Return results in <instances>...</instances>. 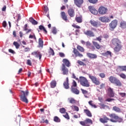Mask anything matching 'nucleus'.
I'll return each mask as SVG.
<instances>
[{
  "instance_id": "14",
  "label": "nucleus",
  "mask_w": 126,
  "mask_h": 126,
  "mask_svg": "<svg viewBox=\"0 0 126 126\" xmlns=\"http://www.w3.org/2000/svg\"><path fill=\"white\" fill-rule=\"evenodd\" d=\"M99 20L101 21V22H104L105 23L110 22V21H111V19H110L109 18H108V17H106V16L99 17Z\"/></svg>"
},
{
  "instance_id": "2",
  "label": "nucleus",
  "mask_w": 126,
  "mask_h": 126,
  "mask_svg": "<svg viewBox=\"0 0 126 126\" xmlns=\"http://www.w3.org/2000/svg\"><path fill=\"white\" fill-rule=\"evenodd\" d=\"M21 95H20L21 100L26 104L28 103L27 96L29 95V91H28V90H27L26 91H21Z\"/></svg>"
},
{
  "instance_id": "39",
  "label": "nucleus",
  "mask_w": 126,
  "mask_h": 126,
  "mask_svg": "<svg viewBox=\"0 0 126 126\" xmlns=\"http://www.w3.org/2000/svg\"><path fill=\"white\" fill-rule=\"evenodd\" d=\"M68 100L70 104H75L76 103V100L73 98H68Z\"/></svg>"
},
{
  "instance_id": "19",
  "label": "nucleus",
  "mask_w": 126,
  "mask_h": 126,
  "mask_svg": "<svg viewBox=\"0 0 126 126\" xmlns=\"http://www.w3.org/2000/svg\"><path fill=\"white\" fill-rule=\"evenodd\" d=\"M32 56H35V58H39V60L42 59V54L39 51H34L32 53Z\"/></svg>"
},
{
  "instance_id": "25",
  "label": "nucleus",
  "mask_w": 126,
  "mask_h": 126,
  "mask_svg": "<svg viewBox=\"0 0 126 126\" xmlns=\"http://www.w3.org/2000/svg\"><path fill=\"white\" fill-rule=\"evenodd\" d=\"M61 15L62 16V18L64 20V21H67L68 20L67 19V16L65 14V12L64 11H62L61 13Z\"/></svg>"
},
{
  "instance_id": "17",
  "label": "nucleus",
  "mask_w": 126,
  "mask_h": 126,
  "mask_svg": "<svg viewBox=\"0 0 126 126\" xmlns=\"http://www.w3.org/2000/svg\"><path fill=\"white\" fill-rule=\"evenodd\" d=\"M89 9L93 14H94V15L98 14V11H97V10L94 8V6H89Z\"/></svg>"
},
{
  "instance_id": "36",
  "label": "nucleus",
  "mask_w": 126,
  "mask_h": 126,
  "mask_svg": "<svg viewBox=\"0 0 126 126\" xmlns=\"http://www.w3.org/2000/svg\"><path fill=\"white\" fill-rule=\"evenodd\" d=\"M51 88H55L56 86H57V82L56 81L53 80L50 83Z\"/></svg>"
},
{
  "instance_id": "47",
  "label": "nucleus",
  "mask_w": 126,
  "mask_h": 126,
  "mask_svg": "<svg viewBox=\"0 0 126 126\" xmlns=\"http://www.w3.org/2000/svg\"><path fill=\"white\" fill-rule=\"evenodd\" d=\"M102 38H103V36L102 35H100L95 38V41H98L100 43H101V41H102Z\"/></svg>"
},
{
  "instance_id": "11",
  "label": "nucleus",
  "mask_w": 126,
  "mask_h": 126,
  "mask_svg": "<svg viewBox=\"0 0 126 126\" xmlns=\"http://www.w3.org/2000/svg\"><path fill=\"white\" fill-rule=\"evenodd\" d=\"M63 63H62V66H66L67 67H69L71 65V63L67 59H63L62 61Z\"/></svg>"
},
{
  "instance_id": "56",
  "label": "nucleus",
  "mask_w": 126,
  "mask_h": 126,
  "mask_svg": "<svg viewBox=\"0 0 126 126\" xmlns=\"http://www.w3.org/2000/svg\"><path fill=\"white\" fill-rule=\"evenodd\" d=\"M76 86H77V84L76 83V82H75V81H73V83H72V86H71V87H76Z\"/></svg>"
},
{
  "instance_id": "15",
  "label": "nucleus",
  "mask_w": 126,
  "mask_h": 126,
  "mask_svg": "<svg viewBox=\"0 0 126 126\" xmlns=\"http://www.w3.org/2000/svg\"><path fill=\"white\" fill-rule=\"evenodd\" d=\"M61 70L63 75H67L68 74V68L66 67V66H62Z\"/></svg>"
},
{
  "instance_id": "13",
  "label": "nucleus",
  "mask_w": 126,
  "mask_h": 126,
  "mask_svg": "<svg viewBox=\"0 0 126 126\" xmlns=\"http://www.w3.org/2000/svg\"><path fill=\"white\" fill-rule=\"evenodd\" d=\"M114 48L113 49L114 52L115 54H118L121 50H122V48H123V45L122 44L119 45H116L115 46H114Z\"/></svg>"
},
{
  "instance_id": "34",
  "label": "nucleus",
  "mask_w": 126,
  "mask_h": 126,
  "mask_svg": "<svg viewBox=\"0 0 126 126\" xmlns=\"http://www.w3.org/2000/svg\"><path fill=\"white\" fill-rule=\"evenodd\" d=\"M39 30H40V31L44 32L45 34H47L48 32L47 31V30H46V28H45V27H44V26L40 25L39 26Z\"/></svg>"
},
{
  "instance_id": "27",
  "label": "nucleus",
  "mask_w": 126,
  "mask_h": 126,
  "mask_svg": "<svg viewBox=\"0 0 126 126\" xmlns=\"http://www.w3.org/2000/svg\"><path fill=\"white\" fill-rule=\"evenodd\" d=\"M120 28L122 29H126V22L124 20H122L120 22Z\"/></svg>"
},
{
  "instance_id": "42",
  "label": "nucleus",
  "mask_w": 126,
  "mask_h": 126,
  "mask_svg": "<svg viewBox=\"0 0 126 126\" xmlns=\"http://www.w3.org/2000/svg\"><path fill=\"white\" fill-rule=\"evenodd\" d=\"M119 75L120 77H121L123 79H126V75L125 73H122L120 74Z\"/></svg>"
},
{
  "instance_id": "20",
  "label": "nucleus",
  "mask_w": 126,
  "mask_h": 126,
  "mask_svg": "<svg viewBox=\"0 0 126 126\" xmlns=\"http://www.w3.org/2000/svg\"><path fill=\"white\" fill-rule=\"evenodd\" d=\"M74 4L78 6V7H81L82 5L84 0H74Z\"/></svg>"
},
{
  "instance_id": "8",
  "label": "nucleus",
  "mask_w": 126,
  "mask_h": 126,
  "mask_svg": "<svg viewBox=\"0 0 126 126\" xmlns=\"http://www.w3.org/2000/svg\"><path fill=\"white\" fill-rule=\"evenodd\" d=\"M111 44L113 47L122 45V42L119 38H113L111 40Z\"/></svg>"
},
{
  "instance_id": "45",
  "label": "nucleus",
  "mask_w": 126,
  "mask_h": 126,
  "mask_svg": "<svg viewBox=\"0 0 126 126\" xmlns=\"http://www.w3.org/2000/svg\"><path fill=\"white\" fill-rule=\"evenodd\" d=\"M88 1L90 3H93V4H95L98 2V0H88Z\"/></svg>"
},
{
  "instance_id": "29",
  "label": "nucleus",
  "mask_w": 126,
  "mask_h": 126,
  "mask_svg": "<svg viewBox=\"0 0 126 126\" xmlns=\"http://www.w3.org/2000/svg\"><path fill=\"white\" fill-rule=\"evenodd\" d=\"M84 112L88 117H89V118H91L92 117V113H91V112H90L89 110L84 109Z\"/></svg>"
},
{
  "instance_id": "3",
  "label": "nucleus",
  "mask_w": 126,
  "mask_h": 126,
  "mask_svg": "<svg viewBox=\"0 0 126 126\" xmlns=\"http://www.w3.org/2000/svg\"><path fill=\"white\" fill-rule=\"evenodd\" d=\"M79 82L80 84L83 87H90V83H89L87 78L85 77H79Z\"/></svg>"
},
{
  "instance_id": "52",
  "label": "nucleus",
  "mask_w": 126,
  "mask_h": 126,
  "mask_svg": "<svg viewBox=\"0 0 126 126\" xmlns=\"http://www.w3.org/2000/svg\"><path fill=\"white\" fill-rule=\"evenodd\" d=\"M63 117H64L65 119H67V120H69V116H68L67 113H66L65 115H63Z\"/></svg>"
},
{
  "instance_id": "23",
  "label": "nucleus",
  "mask_w": 126,
  "mask_h": 126,
  "mask_svg": "<svg viewBox=\"0 0 126 126\" xmlns=\"http://www.w3.org/2000/svg\"><path fill=\"white\" fill-rule=\"evenodd\" d=\"M87 56L88 57V58H89V59H92L93 60L97 58V55L90 53H87Z\"/></svg>"
},
{
  "instance_id": "12",
  "label": "nucleus",
  "mask_w": 126,
  "mask_h": 126,
  "mask_svg": "<svg viewBox=\"0 0 126 126\" xmlns=\"http://www.w3.org/2000/svg\"><path fill=\"white\" fill-rule=\"evenodd\" d=\"M85 35L88 36L89 37H95V34L93 32L90 31V30H87L86 32H84Z\"/></svg>"
},
{
  "instance_id": "26",
  "label": "nucleus",
  "mask_w": 126,
  "mask_h": 126,
  "mask_svg": "<svg viewBox=\"0 0 126 126\" xmlns=\"http://www.w3.org/2000/svg\"><path fill=\"white\" fill-rule=\"evenodd\" d=\"M71 91L72 92V93H74V94H76V95H78V94H79V90H78L76 88L71 87Z\"/></svg>"
},
{
  "instance_id": "5",
  "label": "nucleus",
  "mask_w": 126,
  "mask_h": 126,
  "mask_svg": "<svg viewBox=\"0 0 126 126\" xmlns=\"http://www.w3.org/2000/svg\"><path fill=\"white\" fill-rule=\"evenodd\" d=\"M79 124L83 126H90V125H93V121L89 118H87L84 121L79 122Z\"/></svg>"
},
{
  "instance_id": "9",
  "label": "nucleus",
  "mask_w": 126,
  "mask_h": 126,
  "mask_svg": "<svg viewBox=\"0 0 126 126\" xmlns=\"http://www.w3.org/2000/svg\"><path fill=\"white\" fill-rule=\"evenodd\" d=\"M107 11L108 8L104 6H100L98 9V13H99L101 15L107 14Z\"/></svg>"
},
{
  "instance_id": "59",
  "label": "nucleus",
  "mask_w": 126,
  "mask_h": 126,
  "mask_svg": "<svg viewBox=\"0 0 126 126\" xmlns=\"http://www.w3.org/2000/svg\"><path fill=\"white\" fill-rule=\"evenodd\" d=\"M59 56L60 57H61V58H64V57H65V55H64V54L62 52L59 53Z\"/></svg>"
},
{
  "instance_id": "30",
  "label": "nucleus",
  "mask_w": 126,
  "mask_h": 126,
  "mask_svg": "<svg viewBox=\"0 0 126 126\" xmlns=\"http://www.w3.org/2000/svg\"><path fill=\"white\" fill-rule=\"evenodd\" d=\"M44 46V42L42 38H39L38 39V48H43Z\"/></svg>"
},
{
  "instance_id": "57",
  "label": "nucleus",
  "mask_w": 126,
  "mask_h": 126,
  "mask_svg": "<svg viewBox=\"0 0 126 126\" xmlns=\"http://www.w3.org/2000/svg\"><path fill=\"white\" fill-rule=\"evenodd\" d=\"M119 94L121 97H126V93H119Z\"/></svg>"
},
{
  "instance_id": "48",
  "label": "nucleus",
  "mask_w": 126,
  "mask_h": 126,
  "mask_svg": "<svg viewBox=\"0 0 126 126\" xmlns=\"http://www.w3.org/2000/svg\"><path fill=\"white\" fill-rule=\"evenodd\" d=\"M93 102V101L91 100L89 101V104L92 107H93L94 108H97V106L95 104H93L92 103Z\"/></svg>"
},
{
  "instance_id": "35",
  "label": "nucleus",
  "mask_w": 126,
  "mask_h": 126,
  "mask_svg": "<svg viewBox=\"0 0 126 126\" xmlns=\"http://www.w3.org/2000/svg\"><path fill=\"white\" fill-rule=\"evenodd\" d=\"M118 68L121 71H126V66H118Z\"/></svg>"
},
{
  "instance_id": "1",
  "label": "nucleus",
  "mask_w": 126,
  "mask_h": 126,
  "mask_svg": "<svg viewBox=\"0 0 126 126\" xmlns=\"http://www.w3.org/2000/svg\"><path fill=\"white\" fill-rule=\"evenodd\" d=\"M110 119V122H112V123H122V122H124V120L123 118L119 117L118 115H116L115 113H112L109 115Z\"/></svg>"
},
{
  "instance_id": "6",
  "label": "nucleus",
  "mask_w": 126,
  "mask_h": 126,
  "mask_svg": "<svg viewBox=\"0 0 126 126\" xmlns=\"http://www.w3.org/2000/svg\"><path fill=\"white\" fill-rule=\"evenodd\" d=\"M88 76H89V78L91 79L93 83H94L95 85H100V81L98 80L97 77H96L95 76H93L90 74H89Z\"/></svg>"
},
{
  "instance_id": "21",
  "label": "nucleus",
  "mask_w": 126,
  "mask_h": 126,
  "mask_svg": "<svg viewBox=\"0 0 126 126\" xmlns=\"http://www.w3.org/2000/svg\"><path fill=\"white\" fill-rule=\"evenodd\" d=\"M73 53L74 54L75 57H79L80 58H82L83 57V55L80 54L78 51L75 48L73 49Z\"/></svg>"
},
{
  "instance_id": "18",
  "label": "nucleus",
  "mask_w": 126,
  "mask_h": 126,
  "mask_svg": "<svg viewBox=\"0 0 126 126\" xmlns=\"http://www.w3.org/2000/svg\"><path fill=\"white\" fill-rule=\"evenodd\" d=\"M68 14L70 17H74V15H75L74 9L72 8H69L68 9Z\"/></svg>"
},
{
  "instance_id": "51",
  "label": "nucleus",
  "mask_w": 126,
  "mask_h": 126,
  "mask_svg": "<svg viewBox=\"0 0 126 126\" xmlns=\"http://www.w3.org/2000/svg\"><path fill=\"white\" fill-rule=\"evenodd\" d=\"M52 32L55 35H56V34H57V29L56 28V27L53 28Z\"/></svg>"
},
{
  "instance_id": "55",
  "label": "nucleus",
  "mask_w": 126,
  "mask_h": 126,
  "mask_svg": "<svg viewBox=\"0 0 126 126\" xmlns=\"http://www.w3.org/2000/svg\"><path fill=\"white\" fill-rule=\"evenodd\" d=\"M72 27L76 28V29H80V27L79 26L76 25L75 24L72 25Z\"/></svg>"
},
{
  "instance_id": "43",
  "label": "nucleus",
  "mask_w": 126,
  "mask_h": 126,
  "mask_svg": "<svg viewBox=\"0 0 126 126\" xmlns=\"http://www.w3.org/2000/svg\"><path fill=\"white\" fill-rule=\"evenodd\" d=\"M13 44L16 47V48L19 49V47H20V44H19V43L16 41H14Z\"/></svg>"
},
{
  "instance_id": "4",
  "label": "nucleus",
  "mask_w": 126,
  "mask_h": 126,
  "mask_svg": "<svg viewBox=\"0 0 126 126\" xmlns=\"http://www.w3.org/2000/svg\"><path fill=\"white\" fill-rule=\"evenodd\" d=\"M109 80L111 83H113V84H115L116 86H122V84L121 81L118 79L117 77H114L113 76H111L109 78Z\"/></svg>"
},
{
  "instance_id": "7",
  "label": "nucleus",
  "mask_w": 126,
  "mask_h": 126,
  "mask_svg": "<svg viewBox=\"0 0 126 126\" xmlns=\"http://www.w3.org/2000/svg\"><path fill=\"white\" fill-rule=\"evenodd\" d=\"M109 29L111 31H114L115 29L118 26V20H114L109 24Z\"/></svg>"
},
{
  "instance_id": "58",
  "label": "nucleus",
  "mask_w": 126,
  "mask_h": 126,
  "mask_svg": "<svg viewBox=\"0 0 126 126\" xmlns=\"http://www.w3.org/2000/svg\"><path fill=\"white\" fill-rule=\"evenodd\" d=\"M44 11L45 13L48 12L49 11V8L47 6H44Z\"/></svg>"
},
{
  "instance_id": "60",
  "label": "nucleus",
  "mask_w": 126,
  "mask_h": 126,
  "mask_svg": "<svg viewBox=\"0 0 126 126\" xmlns=\"http://www.w3.org/2000/svg\"><path fill=\"white\" fill-rule=\"evenodd\" d=\"M27 63L28 65H30V66L32 65V63L31 62V60H27Z\"/></svg>"
},
{
  "instance_id": "50",
  "label": "nucleus",
  "mask_w": 126,
  "mask_h": 126,
  "mask_svg": "<svg viewBox=\"0 0 126 126\" xmlns=\"http://www.w3.org/2000/svg\"><path fill=\"white\" fill-rule=\"evenodd\" d=\"M60 112L61 114H64L65 113V108H62L60 109Z\"/></svg>"
},
{
  "instance_id": "40",
  "label": "nucleus",
  "mask_w": 126,
  "mask_h": 126,
  "mask_svg": "<svg viewBox=\"0 0 126 126\" xmlns=\"http://www.w3.org/2000/svg\"><path fill=\"white\" fill-rule=\"evenodd\" d=\"M48 53L50 56H55V52H54V50L51 47L50 48Z\"/></svg>"
},
{
  "instance_id": "37",
  "label": "nucleus",
  "mask_w": 126,
  "mask_h": 126,
  "mask_svg": "<svg viewBox=\"0 0 126 126\" xmlns=\"http://www.w3.org/2000/svg\"><path fill=\"white\" fill-rule=\"evenodd\" d=\"M113 110L117 113H121V109L117 106H114L113 107Z\"/></svg>"
},
{
  "instance_id": "49",
  "label": "nucleus",
  "mask_w": 126,
  "mask_h": 126,
  "mask_svg": "<svg viewBox=\"0 0 126 126\" xmlns=\"http://www.w3.org/2000/svg\"><path fill=\"white\" fill-rule=\"evenodd\" d=\"M77 63L79 64H80V65H83L84 66L86 65V64L84 63L82 61H78Z\"/></svg>"
},
{
  "instance_id": "31",
  "label": "nucleus",
  "mask_w": 126,
  "mask_h": 126,
  "mask_svg": "<svg viewBox=\"0 0 126 126\" xmlns=\"http://www.w3.org/2000/svg\"><path fill=\"white\" fill-rule=\"evenodd\" d=\"M29 21L32 25H37V24H38V22L35 20L33 18H30Z\"/></svg>"
},
{
  "instance_id": "28",
  "label": "nucleus",
  "mask_w": 126,
  "mask_h": 126,
  "mask_svg": "<svg viewBox=\"0 0 126 126\" xmlns=\"http://www.w3.org/2000/svg\"><path fill=\"white\" fill-rule=\"evenodd\" d=\"M93 44L95 48L97 49V50H100V49L102 48V46L100 45V44L96 41H93Z\"/></svg>"
},
{
  "instance_id": "38",
  "label": "nucleus",
  "mask_w": 126,
  "mask_h": 126,
  "mask_svg": "<svg viewBox=\"0 0 126 126\" xmlns=\"http://www.w3.org/2000/svg\"><path fill=\"white\" fill-rule=\"evenodd\" d=\"M75 20L78 23H81V22H82V17H76Z\"/></svg>"
},
{
  "instance_id": "61",
  "label": "nucleus",
  "mask_w": 126,
  "mask_h": 126,
  "mask_svg": "<svg viewBox=\"0 0 126 126\" xmlns=\"http://www.w3.org/2000/svg\"><path fill=\"white\" fill-rule=\"evenodd\" d=\"M115 99L108 98L105 100L106 102H111V101H114Z\"/></svg>"
},
{
  "instance_id": "54",
  "label": "nucleus",
  "mask_w": 126,
  "mask_h": 126,
  "mask_svg": "<svg viewBox=\"0 0 126 126\" xmlns=\"http://www.w3.org/2000/svg\"><path fill=\"white\" fill-rule=\"evenodd\" d=\"M99 76L101 78H105L106 77V75H105V73H101L99 74Z\"/></svg>"
},
{
  "instance_id": "24",
  "label": "nucleus",
  "mask_w": 126,
  "mask_h": 126,
  "mask_svg": "<svg viewBox=\"0 0 126 126\" xmlns=\"http://www.w3.org/2000/svg\"><path fill=\"white\" fill-rule=\"evenodd\" d=\"M109 96L111 97H115V93L113 91V89L109 88L108 89Z\"/></svg>"
},
{
  "instance_id": "41",
  "label": "nucleus",
  "mask_w": 126,
  "mask_h": 126,
  "mask_svg": "<svg viewBox=\"0 0 126 126\" xmlns=\"http://www.w3.org/2000/svg\"><path fill=\"white\" fill-rule=\"evenodd\" d=\"M54 121L56 123H61V119L57 116H55L54 118Z\"/></svg>"
},
{
  "instance_id": "64",
  "label": "nucleus",
  "mask_w": 126,
  "mask_h": 126,
  "mask_svg": "<svg viewBox=\"0 0 126 126\" xmlns=\"http://www.w3.org/2000/svg\"><path fill=\"white\" fill-rule=\"evenodd\" d=\"M105 87V84H101L99 88L100 89H102Z\"/></svg>"
},
{
  "instance_id": "62",
  "label": "nucleus",
  "mask_w": 126,
  "mask_h": 126,
  "mask_svg": "<svg viewBox=\"0 0 126 126\" xmlns=\"http://www.w3.org/2000/svg\"><path fill=\"white\" fill-rule=\"evenodd\" d=\"M6 25H7L6 21H4L2 23L3 27H4V28H5L6 27Z\"/></svg>"
},
{
  "instance_id": "44",
  "label": "nucleus",
  "mask_w": 126,
  "mask_h": 126,
  "mask_svg": "<svg viewBox=\"0 0 126 126\" xmlns=\"http://www.w3.org/2000/svg\"><path fill=\"white\" fill-rule=\"evenodd\" d=\"M77 50H78L79 51H80V52H84V48H83V47L78 45L77 47Z\"/></svg>"
},
{
  "instance_id": "63",
  "label": "nucleus",
  "mask_w": 126,
  "mask_h": 126,
  "mask_svg": "<svg viewBox=\"0 0 126 126\" xmlns=\"http://www.w3.org/2000/svg\"><path fill=\"white\" fill-rule=\"evenodd\" d=\"M8 52L9 53H10L11 54H15V52H14V51H13V50L11 49H9L8 50Z\"/></svg>"
},
{
  "instance_id": "33",
  "label": "nucleus",
  "mask_w": 126,
  "mask_h": 126,
  "mask_svg": "<svg viewBox=\"0 0 126 126\" xmlns=\"http://www.w3.org/2000/svg\"><path fill=\"white\" fill-rule=\"evenodd\" d=\"M81 91L82 92V93H83V95H84L85 98H88V91H87L86 90H84L83 89H81Z\"/></svg>"
},
{
  "instance_id": "46",
  "label": "nucleus",
  "mask_w": 126,
  "mask_h": 126,
  "mask_svg": "<svg viewBox=\"0 0 126 126\" xmlns=\"http://www.w3.org/2000/svg\"><path fill=\"white\" fill-rule=\"evenodd\" d=\"M104 56H110V57H112V52L110 51H107L105 53H103Z\"/></svg>"
},
{
  "instance_id": "22",
  "label": "nucleus",
  "mask_w": 126,
  "mask_h": 126,
  "mask_svg": "<svg viewBox=\"0 0 126 126\" xmlns=\"http://www.w3.org/2000/svg\"><path fill=\"white\" fill-rule=\"evenodd\" d=\"M63 86L65 89H68L69 88V84L68 83V78H66V81L63 82Z\"/></svg>"
},
{
  "instance_id": "32",
  "label": "nucleus",
  "mask_w": 126,
  "mask_h": 126,
  "mask_svg": "<svg viewBox=\"0 0 126 126\" xmlns=\"http://www.w3.org/2000/svg\"><path fill=\"white\" fill-rule=\"evenodd\" d=\"M40 122L41 124H46L47 125L49 124V121L47 119L45 120V117H41Z\"/></svg>"
},
{
  "instance_id": "16",
  "label": "nucleus",
  "mask_w": 126,
  "mask_h": 126,
  "mask_svg": "<svg viewBox=\"0 0 126 126\" xmlns=\"http://www.w3.org/2000/svg\"><path fill=\"white\" fill-rule=\"evenodd\" d=\"M90 23H91V25H92V26H94V27L97 28L101 26V24L96 21L91 20L90 21Z\"/></svg>"
},
{
  "instance_id": "10",
  "label": "nucleus",
  "mask_w": 126,
  "mask_h": 126,
  "mask_svg": "<svg viewBox=\"0 0 126 126\" xmlns=\"http://www.w3.org/2000/svg\"><path fill=\"white\" fill-rule=\"evenodd\" d=\"M110 120L111 119L108 118L106 115H103L102 118L99 119V121L100 123H102V124H107L108 121H111Z\"/></svg>"
},
{
  "instance_id": "53",
  "label": "nucleus",
  "mask_w": 126,
  "mask_h": 126,
  "mask_svg": "<svg viewBox=\"0 0 126 126\" xmlns=\"http://www.w3.org/2000/svg\"><path fill=\"white\" fill-rule=\"evenodd\" d=\"M24 52H25V53H27V52H30V48L25 47L24 50Z\"/></svg>"
}]
</instances>
